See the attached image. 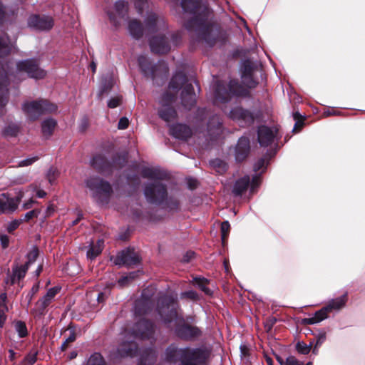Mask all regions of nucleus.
Segmentation results:
<instances>
[{
	"instance_id": "1",
	"label": "nucleus",
	"mask_w": 365,
	"mask_h": 365,
	"mask_svg": "<svg viewBox=\"0 0 365 365\" xmlns=\"http://www.w3.org/2000/svg\"><path fill=\"white\" fill-rule=\"evenodd\" d=\"M186 76L182 73H176L172 78L169 89L173 91V93H165L160 100L161 106L158 113L160 117L165 121L169 123L175 120L177 118V113L173 108L172 103L174 101L175 94L177 91L183 85L185 87L182 92V103L187 108L193 106L196 102V96L193 91L192 84H185Z\"/></svg>"
},
{
	"instance_id": "2",
	"label": "nucleus",
	"mask_w": 365,
	"mask_h": 365,
	"mask_svg": "<svg viewBox=\"0 0 365 365\" xmlns=\"http://www.w3.org/2000/svg\"><path fill=\"white\" fill-rule=\"evenodd\" d=\"M153 334V324L145 319H141L134 325L131 334L124 333L123 339L118 349V354L121 356H134L138 351L135 339L150 338Z\"/></svg>"
},
{
	"instance_id": "3",
	"label": "nucleus",
	"mask_w": 365,
	"mask_h": 365,
	"mask_svg": "<svg viewBox=\"0 0 365 365\" xmlns=\"http://www.w3.org/2000/svg\"><path fill=\"white\" fill-rule=\"evenodd\" d=\"M142 176L155 180L153 184L148 185L145 187L144 194L147 200L152 203L163 201L167 195V190L165 186L157 180L163 179L164 173L158 169L145 168L142 170Z\"/></svg>"
},
{
	"instance_id": "4",
	"label": "nucleus",
	"mask_w": 365,
	"mask_h": 365,
	"mask_svg": "<svg viewBox=\"0 0 365 365\" xmlns=\"http://www.w3.org/2000/svg\"><path fill=\"white\" fill-rule=\"evenodd\" d=\"M165 359L169 362H175L179 359L181 365H205V356L202 351L189 348L178 349L173 345L166 349Z\"/></svg>"
},
{
	"instance_id": "5",
	"label": "nucleus",
	"mask_w": 365,
	"mask_h": 365,
	"mask_svg": "<svg viewBox=\"0 0 365 365\" xmlns=\"http://www.w3.org/2000/svg\"><path fill=\"white\" fill-rule=\"evenodd\" d=\"M248 94L247 88L234 80L230 81L228 89L221 83H217L215 90L216 102L225 103L231 99L232 96H245Z\"/></svg>"
},
{
	"instance_id": "6",
	"label": "nucleus",
	"mask_w": 365,
	"mask_h": 365,
	"mask_svg": "<svg viewBox=\"0 0 365 365\" xmlns=\"http://www.w3.org/2000/svg\"><path fill=\"white\" fill-rule=\"evenodd\" d=\"M22 109L29 119L34 120L41 115L55 112L57 106L47 100L41 99L25 103Z\"/></svg>"
},
{
	"instance_id": "7",
	"label": "nucleus",
	"mask_w": 365,
	"mask_h": 365,
	"mask_svg": "<svg viewBox=\"0 0 365 365\" xmlns=\"http://www.w3.org/2000/svg\"><path fill=\"white\" fill-rule=\"evenodd\" d=\"M346 302L345 298H333L327 306L316 312L313 317L305 319V322L308 324L319 323L327 319L330 313L340 310Z\"/></svg>"
},
{
	"instance_id": "8",
	"label": "nucleus",
	"mask_w": 365,
	"mask_h": 365,
	"mask_svg": "<svg viewBox=\"0 0 365 365\" xmlns=\"http://www.w3.org/2000/svg\"><path fill=\"white\" fill-rule=\"evenodd\" d=\"M21 73H26L29 77L36 79L43 78L46 76V71L39 67L35 59L19 61L16 65L15 76H19Z\"/></svg>"
},
{
	"instance_id": "9",
	"label": "nucleus",
	"mask_w": 365,
	"mask_h": 365,
	"mask_svg": "<svg viewBox=\"0 0 365 365\" xmlns=\"http://www.w3.org/2000/svg\"><path fill=\"white\" fill-rule=\"evenodd\" d=\"M86 185L92 192L95 197H108L112 192L110 185L98 178H90Z\"/></svg>"
},
{
	"instance_id": "10",
	"label": "nucleus",
	"mask_w": 365,
	"mask_h": 365,
	"mask_svg": "<svg viewBox=\"0 0 365 365\" xmlns=\"http://www.w3.org/2000/svg\"><path fill=\"white\" fill-rule=\"evenodd\" d=\"M161 302L163 306L159 308V314L165 322H172L173 320L179 324L182 319L178 317V313L175 309V303L173 298H163Z\"/></svg>"
},
{
	"instance_id": "11",
	"label": "nucleus",
	"mask_w": 365,
	"mask_h": 365,
	"mask_svg": "<svg viewBox=\"0 0 365 365\" xmlns=\"http://www.w3.org/2000/svg\"><path fill=\"white\" fill-rule=\"evenodd\" d=\"M110 260L115 265L130 267L138 263L139 257L134 250L128 249L118 253L116 256L111 257Z\"/></svg>"
},
{
	"instance_id": "12",
	"label": "nucleus",
	"mask_w": 365,
	"mask_h": 365,
	"mask_svg": "<svg viewBox=\"0 0 365 365\" xmlns=\"http://www.w3.org/2000/svg\"><path fill=\"white\" fill-rule=\"evenodd\" d=\"M181 6L185 11L197 14L195 21L201 20V16L204 17L208 12L207 7L199 0H182Z\"/></svg>"
},
{
	"instance_id": "13",
	"label": "nucleus",
	"mask_w": 365,
	"mask_h": 365,
	"mask_svg": "<svg viewBox=\"0 0 365 365\" xmlns=\"http://www.w3.org/2000/svg\"><path fill=\"white\" fill-rule=\"evenodd\" d=\"M29 25L36 30H50L53 26V19L49 16H31L29 19Z\"/></svg>"
},
{
	"instance_id": "14",
	"label": "nucleus",
	"mask_w": 365,
	"mask_h": 365,
	"mask_svg": "<svg viewBox=\"0 0 365 365\" xmlns=\"http://www.w3.org/2000/svg\"><path fill=\"white\" fill-rule=\"evenodd\" d=\"M277 129L265 125L258 129V142L261 146L267 147L272 143L277 134Z\"/></svg>"
},
{
	"instance_id": "15",
	"label": "nucleus",
	"mask_w": 365,
	"mask_h": 365,
	"mask_svg": "<svg viewBox=\"0 0 365 365\" xmlns=\"http://www.w3.org/2000/svg\"><path fill=\"white\" fill-rule=\"evenodd\" d=\"M128 12V4L123 1H118L115 4L112 11L108 12V15L111 21L117 26L120 24V21L124 19Z\"/></svg>"
},
{
	"instance_id": "16",
	"label": "nucleus",
	"mask_w": 365,
	"mask_h": 365,
	"mask_svg": "<svg viewBox=\"0 0 365 365\" xmlns=\"http://www.w3.org/2000/svg\"><path fill=\"white\" fill-rule=\"evenodd\" d=\"M8 74L0 68V116L4 114V108L8 102Z\"/></svg>"
},
{
	"instance_id": "17",
	"label": "nucleus",
	"mask_w": 365,
	"mask_h": 365,
	"mask_svg": "<svg viewBox=\"0 0 365 365\" xmlns=\"http://www.w3.org/2000/svg\"><path fill=\"white\" fill-rule=\"evenodd\" d=\"M229 115L232 120L238 121L243 126L252 123L254 120L252 114L241 107L232 109Z\"/></svg>"
},
{
	"instance_id": "18",
	"label": "nucleus",
	"mask_w": 365,
	"mask_h": 365,
	"mask_svg": "<svg viewBox=\"0 0 365 365\" xmlns=\"http://www.w3.org/2000/svg\"><path fill=\"white\" fill-rule=\"evenodd\" d=\"M150 48L153 53L163 54L170 51V46L167 39L163 35L154 36L151 38Z\"/></svg>"
},
{
	"instance_id": "19",
	"label": "nucleus",
	"mask_w": 365,
	"mask_h": 365,
	"mask_svg": "<svg viewBox=\"0 0 365 365\" xmlns=\"http://www.w3.org/2000/svg\"><path fill=\"white\" fill-rule=\"evenodd\" d=\"M28 269V264L13 267L12 273L6 280V284L11 286L17 284L20 287V281L24 278Z\"/></svg>"
},
{
	"instance_id": "20",
	"label": "nucleus",
	"mask_w": 365,
	"mask_h": 365,
	"mask_svg": "<svg viewBox=\"0 0 365 365\" xmlns=\"http://www.w3.org/2000/svg\"><path fill=\"white\" fill-rule=\"evenodd\" d=\"M16 209V202L14 197H10L7 193L0 195V215L12 213Z\"/></svg>"
},
{
	"instance_id": "21",
	"label": "nucleus",
	"mask_w": 365,
	"mask_h": 365,
	"mask_svg": "<svg viewBox=\"0 0 365 365\" xmlns=\"http://www.w3.org/2000/svg\"><path fill=\"white\" fill-rule=\"evenodd\" d=\"M165 27L163 18L158 16L155 14H150L145 21V28L148 31L154 32L163 29Z\"/></svg>"
},
{
	"instance_id": "22",
	"label": "nucleus",
	"mask_w": 365,
	"mask_h": 365,
	"mask_svg": "<svg viewBox=\"0 0 365 365\" xmlns=\"http://www.w3.org/2000/svg\"><path fill=\"white\" fill-rule=\"evenodd\" d=\"M236 159L238 161L243 160L248 155L250 151V140L247 138L242 137L240 138L236 145Z\"/></svg>"
},
{
	"instance_id": "23",
	"label": "nucleus",
	"mask_w": 365,
	"mask_h": 365,
	"mask_svg": "<svg viewBox=\"0 0 365 365\" xmlns=\"http://www.w3.org/2000/svg\"><path fill=\"white\" fill-rule=\"evenodd\" d=\"M170 134L175 138L187 140L192 135V131L189 127L182 124H177L170 128Z\"/></svg>"
},
{
	"instance_id": "24",
	"label": "nucleus",
	"mask_w": 365,
	"mask_h": 365,
	"mask_svg": "<svg viewBox=\"0 0 365 365\" xmlns=\"http://www.w3.org/2000/svg\"><path fill=\"white\" fill-rule=\"evenodd\" d=\"M242 79L244 84L247 88H255L257 82L253 79L252 76V66L250 62H246L244 64V68L242 72Z\"/></svg>"
},
{
	"instance_id": "25",
	"label": "nucleus",
	"mask_w": 365,
	"mask_h": 365,
	"mask_svg": "<svg viewBox=\"0 0 365 365\" xmlns=\"http://www.w3.org/2000/svg\"><path fill=\"white\" fill-rule=\"evenodd\" d=\"M176 333L182 338H190L198 335L199 330L195 327L185 324L178 326L176 328Z\"/></svg>"
},
{
	"instance_id": "26",
	"label": "nucleus",
	"mask_w": 365,
	"mask_h": 365,
	"mask_svg": "<svg viewBox=\"0 0 365 365\" xmlns=\"http://www.w3.org/2000/svg\"><path fill=\"white\" fill-rule=\"evenodd\" d=\"M250 178L249 176H245L237 180L233 187L232 192L236 195H242L250 186Z\"/></svg>"
},
{
	"instance_id": "27",
	"label": "nucleus",
	"mask_w": 365,
	"mask_h": 365,
	"mask_svg": "<svg viewBox=\"0 0 365 365\" xmlns=\"http://www.w3.org/2000/svg\"><path fill=\"white\" fill-rule=\"evenodd\" d=\"M128 29L130 34L135 38H140L143 34V28L140 23L136 19L130 20L128 23Z\"/></svg>"
},
{
	"instance_id": "28",
	"label": "nucleus",
	"mask_w": 365,
	"mask_h": 365,
	"mask_svg": "<svg viewBox=\"0 0 365 365\" xmlns=\"http://www.w3.org/2000/svg\"><path fill=\"white\" fill-rule=\"evenodd\" d=\"M170 294L158 289L154 284H150L143 289L140 297H154L155 295L157 297H170Z\"/></svg>"
},
{
	"instance_id": "29",
	"label": "nucleus",
	"mask_w": 365,
	"mask_h": 365,
	"mask_svg": "<svg viewBox=\"0 0 365 365\" xmlns=\"http://www.w3.org/2000/svg\"><path fill=\"white\" fill-rule=\"evenodd\" d=\"M103 240H98L96 244H91L87 251V257L90 259H93L100 255L103 248Z\"/></svg>"
},
{
	"instance_id": "30",
	"label": "nucleus",
	"mask_w": 365,
	"mask_h": 365,
	"mask_svg": "<svg viewBox=\"0 0 365 365\" xmlns=\"http://www.w3.org/2000/svg\"><path fill=\"white\" fill-rule=\"evenodd\" d=\"M91 165L101 172H105L110 167L108 162L101 155L95 156L91 160Z\"/></svg>"
},
{
	"instance_id": "31",
	"label": "nucleus",
	"mask_w": 365,
	"mask_h": 365,
	"mask_svg": "<svg viewBox=\"0 0 365 365\" xmlns=\"http://www.w3.org/2000/svg\"><path fill=\"white\" fill-rule=\"evenodd\" d=\"M138 63L140 68L146 76H150L152 78L155 77V68L150 66L146 57L140 56Z\"/></svg>"
},
{
	"instance_id": "32",
	"label": "nucleus",
	"mask_w": 365,
	"mask_h": 365,
	"mask_svg": "<svg viewBox=\"0 0 365 365\" xmlns=\"http://www.w3.org/2000/svg\"><path fill=\"white\" fill-rule=\"evenodd\" d=\"M149 298H139L135 303V314L141 315L148 312Z\"/></svg>"
},
{
	"instance_id": "33",
	"label": "nucleus",
	"mask_w": 365,
	"mask_h": 365,
	"mask_svg": "<svg viewBox=\"0 0 365 365\" xmlns=\"http://www.w3.org/2000/svg\"><path fill=\"white\" fill-rule=\"evenodd\" d=\"M56 125V121L53 118H48L43 121L42 132L45 136H50Z\"/></svg>"
},
{
	"instance_id": "34",
	"label": "nucleus",
	"mask_w": 365,
	"mask_h": 365,
	"mask_svg": "<svg viewBox=\"0 0 365 365\" xmlns=\"http://www.w3.org/2000/svg\"><path fill=\"white\" fill-rule=\"evenodd\" d=\"M195 283L204 292L205 295H212L213 293L209 287V282L204 278H195Z\"/></svg>"
},
{
	"instance_id": "35",
	"label": "nucleus",
	"mask_w": 365,
	"mask_h": 365,
	"mask_svg": "<svg viewBox=\"0 0 365 365\" xmlns=\"http://www.w3.org/2000/svg\"><path fill=\"white\" fill-rule=\"evenodd\" d=\"M50 298H40L36 303L34 308V312L37 314H41L44 309L49 304Z\"/></svg>"
},
{
	"instance_id": "36",
	"label": "nucleus",
	"mask_w": 365,
	"mask_h": 365,
	"mask_svg": "<svg viewBox=\"0 0 365 365\" xmlns=\"http://www.w3.org/2000/svg\"><path fill=\"white\" fill-rule=\"evenodd\" d=\"M9 309L6 305V298H0V327H2L6 321L5 313Z\"/></svg>"
},
{
	"instance_id": "37",
	"label": "nucleus",
	"mask_w": 365,
	"mask_h": 365,
	"mask_svg": "<svg viewBox=\"0 0 365 365\" xmlns=\"http://www.w3.org/2000/svg\"><path fill=\"white\" fill-rule=\"evenodd\" d=\"M220 126L221 122L220 118L218 116H214L208 123L209 131H212V130H216V134L219 135L220 133Z\"/></svg>"
},
{
	"instance_id": "38",
	"label": "nucleus",
	"mask_w": 365,
	"mask_h": 365,
	"mask_svg": "<svg viewBox=\"0 0 365 365\" xmlns=\"http://www.w3.org/2000/svg\"><path fill=\"white\" fill-rule=\"evenodd\" d=\"M138 275L137 272H130L126 276H123L118 281V284L123 287L128 285L132 280H133Z\"/></svg>"
},
{
	"instance_id": "39",
	"label": "nucleus",
	"mask_w": 365,
	"mask_h": 365,
	"mask_svg": "<svg viewBox=\"0 0 365 365\" xmlns=\"http://www.w3.org/2000/svg\"><path fill=\"white\" fill-rule=\"evenodd\" d=\"M87 365H105V361L100 354L96 353L91 356Z\"/></svg>"
},
{
	"instance_id": "40",
	"label": "nucleus",
	"mask_w": 365,
	"mask_h": 365,
	"mask_svg": "<svg viewBox=\"0 0 365 365\" xmlns=\"http://www.w3.org/2000/svg\"><path fill=\"white\" fill-rule=\"evenodd\" d=\"M19 131V125L9 124L4 130V134L6 136H15Z\"/></svg>"
},
{
	"instance_id": "41",
	"label": "nucleus",
	"mask_w": 365,
	"mask_h": 365,
	"mask_svg": "<svg viewBox=\"0 0 365 365\" xmlns=\"http://www.w3.org/2000/svg\"><path fill=\"white\" fill-rule=\"evenodd\" d=\"M11 51V46L7 43V40H0V56H3L9 54Z\"/></svg>"
},
{
	"instance_id": "42",
	"label": "nucleus",
	"mask_w": 365,
	"mask_h": 365,
	"mask_svg": "<svg viewBox=\"0 0 365 365\" xmlns=\"http://www.w3.org/2000/svg\"><path fill=\"white\" fill-rule=\"evenodd\" d=\"M15 329L20 337H24L27 334V329L25 324L22 322H17L15 324Z\"/></svg>"
},
{
	"instance_id": "43",
	"label": "nucleus",
	"mask_w": 365,
	"mask_h": 365,
	"mask_svg": "<svg viewBox=\"0 0 365 365\" xmlns=\"http://www.w3.org/2000/svg\"><path fill=\"white\" fill-rule=\"evenodd\" d=\"M312 343L309 345L304 342H298L297 344V349L299 353L302 354H307L311 351Z\"/></svg>"
},
{
	"instance_id": "44",
	"label": "nucleus",
	"mask_w": 365,
	"mask_h": 365,
	"mask_svg": "<svg viewBox=\"0 0 365 365\" xmlns=\"http://www.w3.org/2000/svg\"><path fill=\"white\" fill-rule=\"evenodd\" d=\"M38 255V249L34 247L27 255L28 261H27V262L25 264H28V267H29L30 264H31V263H33V262H34L36 261V259H37Z\"/></svg>"
},
{
	"instance_id": "45",
	"label": "nucleus",
	"mask_w": 365,
	"mask_h": 365,
	"mask_svg": "<svg viewBox=\"0 0 365 365\" xmlns=\"http://www.w3.org/2000/svg\"><path fill=\"white\" fill-rule=\"evenodd\" d=\"M230 230V223L225 221L221 224L222 240L224 242L227 238Z\"/></svg>"
},
{
	"instance_id": "46",
	"label": "nucleus",
	"mask_w": 365,
	"mask_h": 365,
	"mask_svg": "<svg viewBox=\"0 0 365 365\" xmlns=\"http://www.w3.org/2000/svg\"><path fill=\"white\" fill-rule=\"evenodd\" d=\"M76 339V336L74 331H71L69 336L64 341V342L61 344V349L62 351H65L68 345L73 342Z\"/></svg>"
},
{
	"instance_id": "47",
	"label": "nucleus",
	"mask_w": 365,
	"mask_h": 365,
	"mask_svg": "<svg viewBox=\"0 0 365 365\" xmlns=\"http://www.w3.org/2000/svg\"><path fill=\"white\" fill-rule=\"evenodd\" d=\"M326 335L325 334H320L317 336V341L315 346L313 349V353L317 354L318 352V347L320 346L325 341Z\"/></svg>"
},
{
	"instance_id": "48",
	"label": "nucleus",
	"mask_w": 365,
	"mask_h": 365,
	"mask_svg": "<svg viewBox=\"0 0 365 365\" xmlns=\"http://www.w3.org/2000/svg\"><path fill=\"white\" fill-rule=\"evenodd\" d=\"M38 159V157H33V158H26L23 160H21L18 164V167H25V166L31 165L34 162H36Z\"/></svg>"
},
{
	"instance_id": "49",
	"label": "nucleus",
	"mask_w": 365,
	"mask_h": 365,
	"mask_svg": "<svg viewBox=\"0 0 365 365\" xmlns=\"http://www.w3.org/2000/svg\"><path fill=\"white\" fill-rule=\"evenodd\" d=\"M121 103V98L120 97H115L111 98L108 103V106L110 108H115L117 106H118Z\"/></svg>"
},
{
	"instance_id": "50",
	"label": "nucleus",
	"mask_w": 365,
	"mask_h": 365,
	"mask_svg": "<svg viewBox=\"0 0 365 365\" xmlns=\"http://www.w3.org/2000/svg\"><path fill=\"white\" fill-rule=\"evenodd\" d=\"M260 184V177L255 175L252 178V182L250 183V190L252 192L255 191V189Z\"/></svg>"
},
{
	"instance_id": "51",
	"label": "nucleus",
	"mask_w": 365,
	"mask_h": 365,
	"mask_svg": "<svg viewBox=\"0 0 365 365\" xmlns=\"http://www.w3.org/2000/svg\"><path fill=\"white\" fill-rule=\"evenodd\" d=\"M286 365H302V364L294 356H291L287 359ZM306 365H312V363L309 362Z\"/></svg>"
},
{
	"instance_id": "52",
	"label": "nucleus",
	"mask_w": 365,
	"mask_h": 365,
	"mask_svg": "<svg viewBox=\"0 0 365 365\" xmlns=\"http://www.w3.org/2000/svg\"><path fill=\"white\" fill-rule=\"evenodd\" d=\"M58 175V171L54 168H51L47 174V178L48 179V181L52 183L56 178V176Z\"/></svg>"
},
{
	"instance_id": "53",
	"label": "nucleus",
	"mask_w": 365,
	"mask_h": 365,
	"mask_svg": "<svg viewBox=\"0 0 365 365\" xmlns=\"http://www.w3.org/2000/svg\"><path fill=\"white\" fill-rule=\"evenodd\" d=\"M61 289V287L60 286H56L53 288H51L48 290L46 297H54L60 293Z\"/></svg>"
},
{
	"instance_id": "54",
	"label": "nucleus",
	"mask_w": 365,
	"mask_h": 365,
	"mask_svg": "<svg viewBox=\"0 0 365 365\" xmlns=\"http://www.w3.org/2000/svg\"><path fill=\"white\" fill-rule=\"evenodd\" d=\"M135 1V6L138 10L139 12H141L143 9L147 5V0H134Z\"/></svg>"
},
{
	"instance_id": "55",
	"label": "nucleus",
	"mask_w": 365,
	"mask_h": 365,
	"mask_svg": "<svg viewBox=\"0 0 365 365\" xmlns=\"http://www.w3.org/2000/svg\"><path fill=\"white\" fill-rule=\"evenodd\" d=\"M129 125V120L127 118L123 117L119 120L118 128L119 129H125Z\"/></svg>"
},
{
	"instance_id": "56",
	"label": "nucleus",
	"mask_w": 365,
	"mask_h": 365,
	"mask_svg": "<svg viewBox=\"0 0 365 365\" xmlns=\"http://www.w3.org/2000/svg\"><path fill=\"white\" fill-rule=\"evenodd\" d=\"M29 187L34 191H36V195L40 198H43L46 195V192L45 191L42 190H37V186L36 185L32 184Z\"/></svg>"
},
{
	"instance_id": "57",
	"label": "nucleus",
	"mask_w": 365,
	"mask_h": 365,
	"mask_svg": "<svg viewBox=\"0 0 365 365\" xmlns=\"http://www.w3.org/2000/svg\"><path fill=\"white\" fill-rule=\"evenodd\" d=\"M0 241H1V246L4 249L6 248L9 246V239L7 235H0Z\"/></svg>"
},
{
	"instance_id": "58",
	"label": "nucleus",
	"mask_w": 365,
	"mask_h": 365,
	"mask_svg": "<svg viewBox=\"0 0 365 365\" xmlns=\"http://www.w3.org/2000/svg\"><path fill=\"white\" fill-rule=\"evenodd\" d=\"M195 256V253L192 251L187 252L186 254L183 256L182 261L184 262H189L191 261Z\"/></svg>"
},
{
	"instance_id": "59",
	"label": "nucleus",
	"mask_w": 365,
	"mask_h": 365,
	"mask_svg": "<svg viewBox=\"0 0 365 365\" xmlns=\"http://www.w3.org/2000/svg\"><path fill=\"white\" fill-rule=\"evenodd\" d=\"M113 86L112 82H108V84L105 85L99 92V97H101L104 93H107Z\"/></svg>"
},
{
	"instance_id": "60",
	"label": "nucleus",
	"mask_w": 365,
	"mask_h": 365,
	"mask_svg": "<svg viewBox=\"0 0 365 365\" xmlns=\"http://www.w3.org/2000/svg\"><path fill=\"white\" fill-rule=\"evenodd\" d=\"M187 183L190 189H195L197 187L198 182L197 180L192 178H188L187 180Z\"/></svg>"
},
{
	"instance_id": "61",
	"label": "nucleus",
	"mask_w": 365,
	"mask_h": 365,
	"mask_svg": "<svg viewBox=\"0 0 365 365\" xmlns=\"http://www.w3.org/2000/svg\"><path fill=\"white\" fill-rule=\"evenodd\" d=\"M19 225V222L13 221L11 222L7 227V231L9 232H12L14 230H16Z\"/></svg>"
},
{
	"instance_id": "62",
	"label": "nucleus",
	"mask_w": 365,
	"mask_h": 365,
	"mask_svg": "<svg viewBox=\"0 0 365 365\" xmlns=\"http://www.w3.org/2000/svg\"><path fill=\"white\" fill-rule=\"evenodd\" d=\"M34 217H37V212L36 210H31L26 213L25 220H29L30 219H32Z\"/></svg>"
},
{
	"instance_id": "63",
	"label": "nucleus",
	"mask_w": 365,
	"mask_h": 365,
	"mask_svg": "<svg viewBox=\"0 0 365 365\" xmlns=\"http://www.w3.org/2000/svg\"><path fill=\"white\" fill-rule=\"evenodd\" d=\"M264 165V160L260 159L257 161V163L255 165L254 169L255 171L259 170Z\"/></svg>"
},
{
	"instance_id": "64",
	"label": "nucleus",
	"mask_w": 365,
	"mask_h": 365,
	"mask_svg": "<svg viewBox=\"0 0 365 365\" xmlns=\"http://www.w3.org/2000/svg\"><path fill=\"white\" fill-rule=\"evenodd\" d=\"M24 192L22 190H20L19 192H18V195L16 196V197L14 198V200L16 201V207L18 208V206L21 200V199L23 198L24 197Z\"/></svg>"
}]
</instances>
